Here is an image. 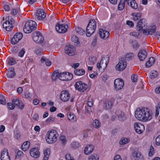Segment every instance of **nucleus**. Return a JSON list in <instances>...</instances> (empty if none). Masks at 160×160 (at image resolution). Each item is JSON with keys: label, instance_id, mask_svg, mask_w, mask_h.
Masks as SVG:
<instances>
[{"label": "nucleus", "instance_id": "obj_33", "mask_svg": "<svg viewBox=\"0 0 160 160\" xmlns=\"http://www.w3.org/2000/svg\"><path fill=\"white\" fill-rule=\"evenodd\" d=\"M141 13H133L131 14V15L133 17V20L134 21H137L139 19L141 16Z\"/></svg>", "mask_w": 160, "mask_h": 160}, {"label": "nucleus", "instance_id": "obj_15", "mask_svg": "<svg viewBox=\"0 0 160 160\" xmlns=\"http://www.w3.org/2000/svg\"><path fill=\"white\" fill-rule=\"evenodd\" d=\"M1 159V160H10V158L7 148H4L2 151Z\"/></svg>", "mask_w": 160, "mask_h": 160}, {"label": "nucleus", "instance_id": "obj_1", "mask_svg": "<svg viewBox=\"0 0 160 160\" xmlns=\"http://www.w3.org/2000/svg\"><path fill=\"white\" fill-rule=\"evenodd\" d=\"M152 112L147 108H138L135 111V116L138 120L146 122L152 118Z\"/></svg>", "mask_w": 160, "mask_h": 160}, {"label": "nucleus", "instance_id": "obj_16", "mask_svg": "<svg viewBox=\"0 0 160 160\" xmlns=\"http://www.w3.org/2000/svg\"><path fill=\"white\" fill-rule=\"evenodd\" d=\"M36 16L38 20H42L46 17V13L44 12L43 9H38L36 13Z\"/></svg>", "mask_w": 160, "mask_h": 160}, {"label": "nucleus", "instance_id": "obj_43", "mask_svg": "<svg viewBox=\"0 0 160 160\" xmlns=\"http://www.w3.org/2000/svg\"><path fill=\"white\" fill-rule=\"evenodd\" d=\"M59 73L54 72L52 74V78L53 80H56L57 78H59Z\"/></svg>", "mask_w": 160, "mask_h": 160}, {"label": "nucleus", "instance_id": "obj_19", "mask_svg": "<svg viewBox=\"0 0 160 160\" xmlns=\"http://www.w3.org/2000/svg\"><path fill=\"white\" fill-rule=\"evenodd\" d=\"M12 102L18 106L20 109H22L24 107V105L23 103L20 102L19 99L17 97L13 98H12Z\"/></svg>", "mask_w": 160, "mask_h": 160}, {"label": "nucleus", "instance_id": "obj_2", "mask_svg": "<svg viewBox=\"0 0 160 160\" xmlns=\"http://www.w3.org/2000/svg\"><path fill=\"white\" fill-rule=\"evenodd\" d=\"M58 135L57 132L52 130L48 132L46 137V142L48 143H52L56 141Z\"/></svg>", "mask_w": 160, "mask_h": 160}, {"label": "nucleus", "instance_id": "obj_59", "mask_svg": "<svg viewBox=\"0 0 160 160\" xmlns=\"http://www.w3.org/2000/svg\"><path fill=\"white\" fill-rule=\"evenodd\" d=\"M25 96L26 98L30 99L31 98L32 95L29 92H26L25 93Z\"/></svg>", "mask_w": 160, "mask_h": 160}, {"label": "nucleus", "instance_id": "obj_4", "mask_svg": "<svg viewBox=\"0 0 160 160\" xmlns=\"http://www.w3.org/2000/svg\"><path fill=\"white\" fill-rule=\"evenodd\" d=\"M15 23L14 20L11 16L6 17L5 21L3 24V28H5L6 31H9L13 28V25Z\"/></svg>", "mask_w": 160, "mask_h": 160}, {"label": "nucleus", "instance_id": "obj_42", "mask_svg": "<svg viewBox=\"0 0 160 160\" xmlns=\"http://www.w3.org/2000/svg\"><path fill=\"white\" fill-rule=\"evenodd\" d=\"M129 142V139H128L127 138H124L121 139L119 142V143L121 145H124L126 144Z\"/></svg>", "mask_w": 160, "mask_h": 160}, {"label": "nucleus", "instance_id": "obj_35", "mask_svg": "<svg viewBox=\"0 0 160 160\" xmlns=\"http://www.w3.org/2000/svg\"><path fill=\"white\" fill-rule=\"evenodd\" d=\"M125 0H121L118 6V8L119 10H122L125 7Z\"/></svg>", "mask_w": 160, "mask_h": 160}, {"label": "nucleus", "instance_id": "obj_47", "mask_svg": "<svg viewBox=\"0 0 160 160\" xmlns=\"http://www.w3.org/2000/svg\"><path fill=\"white\" fill-rule=\"evenodd\" d=\"M34 51L37 54L41 55L42 52V50L39 47H37L35 49Z\"/></svg>", "mask_w": 160, "mask_h": 160}, {"label": "nucleus", "instance_id": "obj_18", "mask_svg": "<svg viewBox=\"0 0 160 160\" xmlns=\"http://www.w3.org/2000/svg\"><path fill=\"white\" fill-rule=\"evenodd\" d=\"M40 153L37 148H33L31 149L30 154L31 156L34 158H38L39 157Z\"/></svg>", "mask_w": 160, "mask_h": 160}, {"label": "nucleus", "instance_id": "obj_40", "mask_svg": "<svg viewBox=\"0 0 160 160\" xmlns=\"http://www.w3.org/2000/svg\"><path fill=\"white\" fill-rule=\"evenodd\" d=\"M65 81L71 80L73 78V75L70 73H66Z\"/></svg>", "mask_w": 160, "mask_h": 160}, {"label": "nucleus", "instance_id": "obj_30", "mask_svg": "<svg viewBox=\"0 0 160 160\" xmlns=\"http://www.w3.org/2000/svg\"><path fill=\"white\" fill-rule=\"evenodd\" d=\"M44 157L43 158L44 160H48L49 156L50 153V150L49 148H47L44 151Z\"/></svg>", "mask_w": 160, "mask_h": 160}, {"label": "nucleus", "instance_id": "obj_41", "mask_svg": "<svg viewBox=\"0 0 160 160\" xmlns=\"http://www.w3.org/2000/svg\"><path fill=\"white\" fill-rule=\"evenodd\" d=\"M71 146L72 148L77 149L79 147V144L78 142H73L71 143Z\"/></svg>", "mask_w": 160, "mask_h": 160}, {"label": "nucleus", "instance_id": "obj_8", "mask_svg": "<svg viewBox=\"0 0 160 160\" xmlns=\"http://www.w3.org/2000/svg\"><path fill=\"white\" fill-rule=\"evenodd\" d=\"M127 63L124 59L121 60L116 66V69L118 71H122L126 67Z\"/></svg>", "mask_w": 160, "mask_h": 160}, {"label": "nucleus", "instance_id": "obj_54", "mask_svg": "<svg viewBox=\"0 0 160 160\" xmlns=\"http://www.w3.org/2000/svg\"><path fill=\"white\" fill-rule=\"evenodd\" d=\"M16 63V61L14 59H10L8 61V63L9 65H12Z\"/></svg>", "mask_w": 160, "mask_h": 160}, {"label": "nucleus", "instance_id": "obj_23", "mask_svg": "<svg viewBox=\"0 0 160 160\" xmlns=\"http://www.w3.org/2000/svg\"><path fill=\"white\" fill-rule=\"evenodd\" d=\"M116 115L118 117L119 120L123 121L125 120L126 117L123 112L120 110H117L115 112Z\"/></svg>", "mask_w": 160, "mask_h": 160}, {"label": "nucleus", "instance_id": "obj_52", "mask_svg": "<svg viewBox=\"0 0 160 160\" xmlns=\"http://www.w3.org/2000/svg\"><path fill=\"white\" fill-rule=\"evenodd\" d=\"M154 149L153 147L152 146L150 148V151L148 154V155L150 157H152L154 153Z\"/></svg>", "mask_w": 160, "mask_h": 160}, {"label": "nucleus", "instance_id": "obj_17", "mask_svg": "<svg viewBox=\"0 0 160 160\" xmlns=\"http://www.w3.org/2000/svg\"><path fill=\"white\" fill-rule=\"evenodd\" d=\"M147 24L146 22V20L144 18L141 19L138 22V24L137 26V29L138 31H140Z\"/></svg>", "mask_w": 160, "mask_h": 160}, {"label": "nucleus", "instance_id": "obj_38", "mask_svg": "<svg viewBox=\"0 0 160 160\" xmlns=\"http://www.w3.org/2000/svg\"><path fill=\"white\" fill-rule=\"evenodd\" d=\"M158 76V72L156 71H153L151 72L150 75V78L152 79L157 78Z\"/></svg>", "mask_w": 160, "mask_h": 160}, {"label": "nucleus", "instance_id": "obj_34", "mask_svg": "<svg viewBox=\"0 0 160 160\" xmlns=\"http://www.w3.org/2000/svg\"><path fill=\"white\" fill-rule=\"evenodd\" d=\"M85 71L83 69H77L74 71L75 74L78 76L82 75L85 73Z\"/></svg>", "mask_w": 160, "mask_h": 160}, {"label": "nucleus", "instance_id": "obj_39", "mask_svg": "<svg viewBox=\"0 0 160 160\" xmlns=\"http://www.w3.org/2000/svg\"><path fill=\"white\" fill-rule=\"evenodd\" d=\"M76 31L78 34L81 35L85 34V31L79 27L76 28Z\"/></svg>", "mask_w": 160, "mask_h": 160}, {"label": "nucleus", "instance_id": "obj_60", "mask_svg": "<svg viewBox=\"0 0 160 160\" xmlns=\"http://www.w3.org/2000/svg\"><path fill=\"white\" fill-rule=\"evenodd\" d=\"M24 48H23L18 53V55L20 57H22L24 55L25 51L24 50Z\"/></svg>", "mask_w": 160, "mask_h": 160}, {"label": "nucleus", "instance_id": "obj_13", "mask_svg": "<svg viewBox=\"0 0 160 160\" xmlns=\"http://www.w3.org/2000/svg\"><path fill=\"white\" fill-rule=\"evenodd\" d=\"M156 29V27L155 26L147 27L146 29L144 30L143 32L146 35H152L155 32Z\"/></svg>", "mask_w": 160, "mask_h": 160}, {"label": "nucleus", "instance_id": "obj_21", "mask_svg": "<svg viewBox=\"0 0 160 160\" xmlns=\"http://www.w3.org/2000/svg\"><path fill=\"white\" fill-rule=\"evenodd\" d=\"M147 53L145 50H141L138 52V56L139 60L141 61H144L146 58Z\"/></svg>", "mask_w": 160, "mask_h": 160}, {"label": "nucleus", "instance_id": "obj_44", "mask_svg": "<svg viewBox=\"0 0 160 160\" xmlns=\"http://www.w3.org/2000/svg\"><path fill=\"white\" fill-rule=\"evenodd\" d=\"M93 125L96 128H98L100 126V124L97 119H95L93 122Z\"/></svg>", "mask_w": 160, "mask_h": 160}, {"label": "nucleus", "instance_id": "obj_32", "mask_svg": "<svg viewBox=\"0 0 160 160\" xmlns=\"http://www.w3.org/2000/svg\"><path fill=\"white\" fill-rule=\"evenodd\" d=\"M113 105V102L111 101H107L104 104V107L107 109H109L111 108Z\"/></svg>", "mask_w": 160, "mask_h": 160}, {"label": "nucleus", "instance_id": "obj_57", "mask_svg": "<svg viewBox=\"0 0 160 160\" xmlns=\"http://www.w3.org/2000/svg\"><path fill=\"white\" fill-rule=\"evenodd\" d=\"M132 81L134 82H137L138 80V76L136 75H133L131 77Z\"/></svg>", "mask_w": 160, "mask_h": 160}, {"label": "nucleus", "instance_id": "obj_36", "mask_svg": "<svg viewBox=\"0 0 160 160\" xmlns=\"http://www.w3.org/2000/svg\"><path fill=\"white\" fill-rule=\"evenodd\" d=\"M96 58L94 56H92L89 58L88 62V64L90 65H93L96 62Z\"/></svg>", "mask_w": 160, "mask_h": 160}, {"label": "nucleus", "instance_id": "obj_62", "mask_svg": "<svg viewBox=\"0 0 160 160\" xmlns=\"http://www.w3.org/2000/svg\"><path fill=\"white\" fill-rule=\"evenodd\" d=\"M156 144L157 145H160V135H159L156 138Z\"/></svg>", "mask_w": 160, "mask_h": 160}, {"label": "nucleus", "instance_id": "obj_22", "mask_svg": "<svg viewBox=\"0 0 160 160\" xmlns=\"http://www.w3.org/2000/svg\"><path fill=\"white\" fill-rule=\"evenodd\" d=\"M94 147L92 145H88L86 146L84 150L85 154L88 155L90 154L93 151Z\"/></svg>", "mask_w": 160, "mask_h": 160}, {"label": "nucleus", "instance_id": "obj_25", "mask_svg": "<svg viewBox=\"0 0 160 160\" xmlns=\"http://www.w3.org/2000/svg\"><path fill=\"white\" fill-rule=\"evenodd\" d=\"M132 155L134 157V160H143V156L139 152L134 151Z\"/></svg>", "mask_w": 160, "mask_h": 160}, {"label": "nucleus", "instance_id": "obj_24", "mask_svg": "<svg viewBox=\"0 0 160 160\" xmlns=\"http://www.w3.org/2000/svg\"><path fill=\"white\" fill-rule=\"evenodd\" d=\"M96 28H94L92 27L89 26V24L88 25L86 29V34L87 37H90L95 32Z\"/></svg>", "mask_w": 160, "mask_h": 160}, {"label": "nucleus", "instance_id": "obj_28", "mask_svg": "<svg viewBox=\"0 0 160 160\" xmlns=\"http://www.w3.org/2000/svg\"><path fill=\"white\" fill-rule=\"evenodd\" d=\"M8 77L9 78H13L15 76L14 68L12 67L9 69V71L7 74Z\"/></svg>", "mask_w": 160, "mask_h": 160}, {"label": "nucleus", "instance_id": "obj_53", "mask_svg": "<svg viewBox=\"0 0 160 160\" xmlns=\"http://www.w3.org/2000/svg\"><path fill=\"white\" fill-rule=\"evenodd\" d=\"M54 121L55 118L52 116H50L47 119L46 122L50 123L53 122Z\"/></svg>", "mask_w": 160, "mask_h": 160}, {"label": "nucleus", "instance_id": "obj_58", "mask_svg": "<svg viewBox=\"0 0 160 160\" xmlns=\"http://www.w3.org/2000/svg\"><path fill=\"white\" fill-rule=\"evenodd\" d=\"M155 60V58H154L151 57L149 58V60L148 61L150 62L152 65H153L154 63Z\"/></svg>", "mask_w": 160, "mask_h": 160}, {"label": "nucleus", "instance_id": "obj_48", "mask_svg": "<svg viewBox=\"0 0 160 160\" xmlns=\"http://www.w3.org/2000/svg\"><path fill=\"white\" fill-rule=\"evenodd\" d=\"M72 40L76 44H78L79 43L78 38L76 35H74L72 36Z\"/></svg>", "mask_w": 160, "mask_h": 160}, {"label": "nucleus", "instance_id": "obj_20", "mask_svg": "<svg viewBox=\"0 0 160 160\" xmlns=\"http://www.w3.org/2000/svg\"><path fill=\"white\" fill-rule=\"evenodd\" d=\"M99 34L100 37L105 39H106L109 37L110 34L108 31L102 28H100L99 29Z\"/></svg>", "mask_w": 160, "mask_h": 160}, {"label": "nucleus", "instance_id": "obj_51", "mask_svg": "<svg viewBox=\"0 0 160 160\" xmlns=\"http://www.w3.org/2000/svg\"><path fill=\"white\" fill-rule=\"evenodd\" d=\"M134 55L133 53H128L126 55V58L129 59H132L134 58Z\"/></svg>", "mask_w": 160, "mask_h": 160}, {"label": "nucleus", "instance_id": "obj_61", "mask_svg": "<svg viewBox=\"0 0 160 160\" xmlns=\"http://www.w3.org/2000/svg\"><path fill=\"white\" fill-rule=\"evenodd\" d=\"M139 34L138 32H131L130 34V35H132L134 37H138Z\"/></svg>", "mask_w": 160, "mask_h": 160}, {"label": "nucleus", "instance_id": "obj_31", "mask_svg": "<svg viewBox=\"0 0 160 160\" xmlns=\"http://www.w3.org/2000/svg\"><path fill=\"white\" fill-rule=\"evenodd\" d=\"M30 146V142L26 141L22 145V148L23 151H25L28 149Z\"/></svg>", "mask_w": 160, "mask_h": 160}, {"label": "nucleus", "instance_id": "obj_11", "mask_svg": "<svg viewBox=\"0 0 160 160\" xmlns=\"http://www.w3.org/2000/svg\"><path fill=\"white\" fill-rule=\"evenodd\" d=\"M134 128L136 132L139 134L142 133L145 130L144 126L140 123H135Z\"/></svg>", "mask_w": 160, "mask_h": 160}, {"label": "nucleus", "instance_id": "obj_64", "mask_svg": "<svg viewBox=\"0 0 160 160\" xmlns=\"http://www.w3.org/2000/svg\"><path fill=\"white\" fill-rule=\"evenodd\" d=\"M114 160H122L120 155L118 154L116 155L114 157Z\"/></svg>", "mask_w": 160, "mask_h": 160}, {"label": "nucleus", "instance_id": "obj_9", "mask_svg": "<svg viewBox=\"0 0 160 160\" xmlns=\"http://www.w3.org/2000/svg\"><path fill=\"white\" fill-rule=\"evenodd\" d=\"M75 48L72 45H66L65 48V53L70 56L75 55Z\"/></svg>", "mask_w": 160, "mask_h": 160}, {"label": "nucleus", "instance_id": "obj_45", "mask_svg": "<svg viewBox=\"0 0 160 160\" xmlns=\"http://www.w3.org/2000/svg\"><path fill=\"white\" fill-rule=\"evenodd\" d=\"M99 159V157L97 154L91 155L88 158V160H98Z\"/></svg>", "mask_w": 160, "mask_h": 160}, {"label": "nucleus", "instance_id": "obj_14", "mask_svg": "<svg viewBox=\"0 0 160 160\" xmlns=\"http://www.w3.org/2000/svg\"><path fill=\"white\" fill-rule=\"evenodd\" d=\"M61 99L64 102L68 101L70 98V95L68 91L65 90L61 92L60 96Z\"/></svg>", "mask_w": 160, "mask_h": 160}, {"label": "nucleus", "instance_id": "obj_10", "mask_svg": "<svg viewBox=\"0 0 160 160\" xmlns=\"http://www.w3.org/2000/svg\"><path fill=\"white\" fill-rule=\"evenodd\" d=\"M124 85V82L122 79H116L114 82V88L116 90H119L122 88Z\"/></svg>", "mask_w": 160, "mask_h": 160}, {"label": "nucleus", "instance_id": "obj_3", "mask_svg": "<svg viewBox=\"0 0 160 160\" xmlns=\"http://www.w3.org/2000/svg\"><path fill=\"white\" fill-rule=\"evenodd\" d=\"M37 24L35 22L30 20L25 24L23 27V31L26 33H29L37 28Z\"/></svg>", "mask_w": 160, "mask_h": 160}, {"label": "nucleus", "instance_id": "obj_6", "mask_svg": "<svg viewBox=\"0 0 160 160\" xmlns=\"http://www.w3.org/2000/svg\"><path fill=\"white\" fill-rule=\"evenodd\" d=\"M33 40L37 43H41L43 42L44 38L39 32H34L32 35Z\"/></svg>", "mask_w": 160, "mask_h": 160}, {"label": "nucleus", "instance_id": "obj_29", "mask_svg": "<svg viewBox=\"0 0 160 160\" xmlns=\"http://www.w3.org/2000/svg\"><path fill=\"white\" fill-rule=\"evenodd\" d=\"M41 62L42 63H45L47 66H50L51 64V62L45 57H42Z\"/></svg>", "mask_w": 160, "mask_h": 160}, {"label": "nucleus", "instance_id": "obj_26", "mask_svg": "<svg viewBox=\"0 0 160 160\" xmlns=\"http://www.w3.org/2000/svg\"><path fill=\"white\" fill-rule=\"evenodd\" d=\"M128 4L133 9H136L138 8V5L135 0H128Z\"/></svg>", "mask_w": 160, "mask_h": 160}, {"label": "nucleus", "instance_id": "obj_50", "mask_svg": "<svg viewBox=\"0 0 160 160\" xmlns=\"http://www.w3.org/2000/svg\"><path fill=\"white\" fill-rule=\"evenodd\" d=\"M0 103L2 104H4L6 103L5 98L3 95L1 94H0Z\"/></svg>", "mask_w": 160, "mask_h": 160}, {"label": "nucleus", "instance_id": "obj_46", "mask_svg": "<svg viewBox=\"0 0 160 160\" xmlns=\"http://www.w3.org/2000/svg\"><path fill=\"white\" fill-rule=\"evenodd\" d=\"M132 45L133 48L137 50L139 47V45L138 43L136 41H132Z\"/></svg>", "mask_w": 160, "mask_h": 160}, {"label": "nucleus", "instance_id": "obj_56", "mask_svg": "<svg viewBox=\"0 0 160 160\" xmlns=\"http://www.w3.org/2000/svg\"><path fill=\"white\" fill-rule=\"evenodd\" d=\"M19 9H13L11 12V14L13 15H15L19 13Z\"/></svg>", "mask_w": 160, "mask_h": 160}, {"label": "nucleus", "instance_id": "obj_7", "mask_svg": "<svg viewBox=\"0 0 160 160\" xmlns=\"http://www.w3.org/2000/svg\"><path fill=\"white\" fill-rule=\"evenodd\" d=\"M68 28V26L67 24L58 23L56 26L55 29L57 32L63 33L67 31Z\"/></svg>", "mask_w": 160, "mask_h": 160}, {"label": "nucleus", "instance_id": "obj_5", "mask_svg": "<svg viewBox=\"0 0 160 160\" xmlns=\"http://www.w3.org/2000/svg\"><path fill=\"white\" fill-rule=\"evenodd\" d=\"M74 86L76 90L82 92L86 90L88 87V85L86 84L83 83L81 81H79L76 82Z\"/></svg>", "mask_w": 160, "mask_h": 160}, {"label": "nucleus", "instance_id": "obj_12", "mask_svg": "<svg viewBox=\"0 0 160 160\" xmlns=\"http://www.w3.org/2000/svg\"><path fill=\"white\" fill-rule=\"evenodd\" d=\"M22 37L23 35L21 33H16L11 40V43L13 44L17 43L22 38Z\"/></svg>", "mask_w": 160, "mask_h": 160}, {"label": "nucleus", "instance_id": "obj_55", "mask_svg": "<svg viewBox=\"0 0 160 160\" xmlns=\"http://www.w3.org/2000/svg\"><path fill=\"white\" fill-rule=\"evenodd\" d=\"M8 108L10 110H12L15 108V106L12 103L9 102L8 103Z\"/></svg>", "mask_w": 160, "mask_h": 160}, {"label": "nucleus", "instance_id": "obj_37", "mask_svg": "<svg viewBox=\"0 0 160 160\" xmlns=\"http://www.w3.org/2000/svg\"><path fill=\"white\" fill-rule=\"evenodd\" d=\"M89 24V26L96 29V22L94 19H92L89 21L88 25Z\"/></svg>", "mask_w": 160, "mask_h": 160}, {"label": "nucleus", "instance_id": "obj_63", "mask_svg": "<svg viewBox=\"0 0 160 160\" xmlns=\"http://www.w3.org/2000/svg\"><path fill=\"white\" fill-rule=\"evenodd\" d=\"M127 24L131 27H133L134 26L133 22L130 21H127Z\"/></svg>", "mask_w": 160, "mask_h": 160}, {"label": "nucleus", "instance_id": "obj_27", "mask_svg": "<svg viewBox=\"0 0 160 160\" xmlns=\"http://www.w3.org/2000/svg\"><path fill=\"white\" fill-rule=\"evenodd\" d=\"M68 117L69 120L72 122H75L77 120L76 116L71 112L68 113Z\"/></svg>", "mask_w": 160, "mask_h": 160}, {"label": "nucleus", "instance_id": "obj_49", "mask_svg": "<svg viewBox=\"0 0 160 160\" xmlns=\"http://www.w3.org/2000/svg\"><path fill=\"white\" fill-rule=\"evenodd\" d=\"M66 73L64 72L59 73V78L60 80L62 81H65V77Z\"/></svg>", "mask_w": 160, "mask_h": 160}]
</instances>
